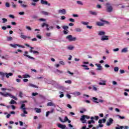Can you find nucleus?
Instances as JSON below:
<instances>
[{
    "label": "nucleus",
    "instance_id": "nucleus-59",
    "mask_svg": "<svg viewBox=\"0 0 129 129\" xmlns=\"http://www.w3.org/2000/svg\"><path fill=\"white\" fill-rule=\"evenodd\" d=\"M17 47H19V48H25V46L20 44H17Z\"/></svg>",
    "mask_w": 129,
    "mask_h": 129
},
{
    "label": "nucleus",
    "instance_id": "nucleus-58",
    "mask_svg": "<svg viewBox=\"0 0 129 129\" xmlns=\"http://www.w3.org/2000/svg\"><path fill=\"white\" fill-rule=\"evenodd\" d=\"M69 21H70V22H72V23H74V22H75V20H74L72 18H70Z\"/></svg>",
    "mask_w": 129,
    "mask_h": 129
},
{
    "label": "nucleus",
    "instance_id": "nucleus-20",
    "mask_svg": "<svg viewBox=\"0 0 129 129\" xmlns=\"http://www.w3.org/2000/svg\"><path fill=\"white\" fill-rule=\"evenodd\" d=\"M28 86H29L30 87H32L33 88H39V87L37 85L32 83H29L28 84Z\"/></svg>",
    "mask_w": 129,
    "mask_h": 129
},
{
    "label": "nucleus",
    "instance_id": "nucleus-33",
    "mask_svg": "<svg viewBox=\"0 0 129 129\" xmlns=\"http://www.w3.org/2000/svg\"><path fill=\"white\" fill-rule=\"evenodd\" d=\"M75 31L77 33H79V32H81V31H82V29H81V28H76L75 29Z\"/></svg>",
    "mask_w": 129,
    "mask_h": 129
},
{
    "label": "nucleus",
    "instance_id": "nucleus-60",
    "mask_svg": "<svg viewBox=\"0 0 129 129\" xmlns=\"http://www.w3.org/2000/svg\"><path fill=\"white\" fill-rule=\"evenodd\" d=\"M77 4H78V5H81V6L83 5V3H82L81 1H77Z\"/></svg>",
    "mask_w": 129,
    "mask_h": 129
},
{
    "label": "nucleus",
    "instance_id": "nucleus-28",
    "mask_svg": "<svg viewBox=\"0 0 129 129\" xmlns=\"http://www.w3.org/2000/svg\"><path fill=\"white\" fill-rule=\"evenodd\" d=\"M89 14L90 15H93V16H96V15H97V13H96V12H94V11H89Z\"/></svg>",
    "mask_w": 129,
    "mask_h": 129
},
{
    "label": "nucleus",
    "instance_id": "nucleus-37",
    "mask_svg": "<svg viewBox=\"0 0 129 129\" xmlns=\"http://www.w3.org/2000/svg\"><path fill=\"white\" fill-rule=\"evenodd\" d=\"M82 67H85V68L84 69L85 70H89V68H87V66L85 64H82L81 65Z\"/></svg>",
    "mask_w": 129,
    "mask_h": 129
},
{
    "label": "nucleus",
    "instance_id": "nucleus-16",
    "mask_svg": "<svg viewBox=\"0 0 129 129\" xmlns=\"http://www.w3.org/2000/svg\"><path fill=\"white\" fill-rule=\"evenodd\" d=\"M58 14H62V15H65L66 14V10L62 9V10H59L58 11Z\"/></svg>",
    "mask_w": 129,
    "mask_h": 129
},
{
    "label": "nucleus",
    "instance_id": "nucleus-14",
    "mask_svg": "<svg viewBox=\"0 0 129 129\" xmlns=\"http://www.w3.org/2000/svg\"><path fill=\"white\" fill-rule=\"evenodd\" d=\"M128 52V47H124L121 50V53H127Z\"/></svg>",
    "mask_w": 129,
    "mask_h": 129
},
{
    "label": "nucleus",
    "instance_id": "nucleus-9",
    "mask_svg": "<svg viewBox=\"0 0 129 129\" xmlns=\"http://www.w3.org/2000/svg\"><path fill=\"white\" fill-rule=\"evenodd\" d=\"M105 21L104 20H101V21H98L96 22L97 26H99V27H101L102 26H104V23Z\"/></svg>",
    "mask_w": 129,
    "mask_h": 129
},
{
    "label": "nucleus",
    "instance_id": "nucleus-53",
    "mask_svg": "<svg viewBox=\"0 0 129 129\" xmlns=\"http://www.w3.org/2000/svg\"><path fill=\"white\" fill-rule=\"evenodd\" d=\"M54 67H55V68H59V67H60V64L59 63L55 64Z\"/></svg>",
    "mask_w": 129,
    "mask_h": 129
},
{
    "label": "nucleus",
    "instance_id": "nucleus-1",
    "mask_svg": "<svg viewBox=\"0 0 129 129\" xmlns=\"http://www.w3.org/2000/svg\"><path fill=\"white\" fill-rule=\"evenodd\" d=\"M1 95H2L3 96H4L5 97H11V98H13L15 100H18V98L17 97L14 96V95H12L11 93L6 92L5 93H4L3 92H0Z\"/></svg>",
    "mask_w": 129,
    "mask_h": 129
},
{
    "label": "nucleus",
    "instance_id": "nucleus-49",
    "mask_svg": "<svg viewBox=\"0 0 129 129\" xmlns=\"http://www.w3.org/2000/svg\"><path fill=\"white\" fill-rule=\"evenodd\" d=\"M66 121H68V117L67 116H65L63 119V122H66Z\"/></svg>",
    "mask_w": 129,
    "mask_h": 129
},
{
    "label": "nucleus",
    "instance_id": "nucleus-54",
    "mask_svg": "<svg viewBox=\"0 0 129 129\" xmlns=\"http://www.w3.org/2000/svg\"><path fill=\"white\" fill-rule=\"evenodd\" d=\"M124 128V127L123 126H120L119 127H116L115 129H122Z\"/></svg>",
    "mask_w": 129,
    "mask_h": 129
},
{
    "label": "nucleus",
    "instance_id": "nucleus-30",
    "mask_svg": "<svg viewBox=\"0 0 129 129\" xmlns=\"http://www.w3.org/2000/svg\"><path fill=\"white\" fill-rule=\"evenodd\" d=\"M92 90L94 91H97V90H98V88L96 87V86H92Z\"/></svg>",
    "mask_w": 129,
    "mask_h": 129
},
{
    "label": "nucleus",
    "instance_id": "nucleus-18",
    "mask_svg": "<svg viewBox=\"0 0 129 129\" xmlns=\"http://www.w3.org/2000/svg\"><path fill=\"white\" fill-rule=\"evenodd\" d=\"M67 49L70 50H74V46L72 45H69L67 46Z\"/></svg>",
    "mask_w": 129,
    "mask_h": 129
},
{
    "label": "nucleus",
    "instance_id": "nucleus-17",
    "mask_svg": "<svg viewBox=\"0 0 129 129\" xmlns=\"http://www.w3.org/2000/svg\"><path fill=\"white\" fill-rule=\"evenodd\" d=\"M99 85H106V80H101L99 83Z\"/></svg>",
    "mask_w": 129,
    "mask_h": 129
},
{
    "label": "nucleus",
    "instance_id": "nucleus-39",
    "mask_svg": "<svg viewBox=\"0 0 129 129\" xmlns=\"http://www.w3.org/2000/svg\"><path fill=\"white\" fill-rule=\"evenodd\" d=\"M94 122H95V121L94 120H91L88 121V124H91V123H94Z\"/></svg>",
    "mask_w": 129,
    "mask_h": 129
},
{
    "label": "nucleus",
    "instance_id": "nucleus-64",
    "mask_svg": "<svg viewBox=\"0 0 129 129\" xmlns=\"http://www.w3.org/2000/svg\"><path fill=\"white\" fill-rule=\"evenodd\" d=\"M62 28H63V30H67V29H68L69 27L67 26H64L62 27Z\"/></svg>",
    "mask_w": 129,
    "mask_h": 129
},
{
    "label": "nucleus",
    "instance_id": "nucleus-32",
    "mask_svg": "<svg viewBox=\"0 0 129 129\" xmlns=\"http://www.w3.org/2000/svg\"><path fill=\"white\" fill-rule=\"evenodd\" d=\"M55 73H57V74H61L63 73V72H62V71H60L58 69H56L55 71Z\"/></svg>",
    "mask_w": 129,
    "mask_h": 129
},
{
    "label": "nucleus",
    "instance_id": "nucleus-31",
    "mask_svg": "<svg viewBox=\"0 0 129 129\" xmlns=\"http://www.w3.org/2000/svg\"><path fill=\"white\" fill-rule=\"evenodd\" d=\"M7 39L8 42H11V41H13V37H12L11 36H7Z\"/></svg>",
    "mask_w": 129,
    "mask_h": 129
},
{
    "label": "nucleus",
    "instance_id": "nucleus-2",
    "mask_svg": "<svg viewBox=\"0 0 129 129\" xmlns=\"http://www.w3.org/2000/svg\"><path fill=\"white\" fill-rule=\"evenodd\" d=\"M66 39L69 42H74L77 40V38L76 37H74L72 36V35H68L66 37Z\"/></svg>",
    "mask_w": 129,
    "mask_h": 129
},
{
    "label": "nucleus",
    "instance_id": "nucleus-35",
    "mask_svg": "<svg viewBox=\"0 0 129 129\" xmlns=\"http://www.w3.org/2000/svg\"><path fill=\"white\" fill-rule=\"evenodd\" d=\"M22 77L23 78H30L31 76L29 75H23Z\"/></svg>",
    "mask_w": 129,
    "mask_h": 129
},
{
    "label": "nucleus",
    "instance_id": "nucleus-52",
    "mask_svg": "<svg viewBox=\"0 0 129 129\" xmlns=\"http://www.w3.org/2000/svg\"><path fill=\"white\" fill-rule=\"evenodd\" d=\"M119 51V48H117L113 49V52H118Z\"/></svg>",
    "mask_w": 129,
    "mask_h": 129
},
{
    "label": "nucleus",
    "instance_id": "nucleus-11",
    "mask_svg": "<svg viewBox=\"0 0 129 129\" xmlns=\"http://www.w3.org/2000/svg\"><path fill=\"white\" fill-rule=\"evenodd\" d=\"M14 75V73H6L5 76L6 78L9 79L10 77H12Z\"/></svg>",
    "mask_w": 129,
    "mask_h": 129
},
{
    "label": "nucleus",
    "instance_id": "nucleus-29",
    "mask_svg": "<svg viewBox=\"0 0 129 129\" xmlns=\"http://www.w3.org/2000/svg\"><path fill=\"white\" fill-rule=\"evenodd\" d=\"M41 4H42V5H48V2L45 0H41Z\"/></svg>",
    "mask_w": 129,
    "mask_h": 129
},
{
    "label": "nucleus",
    "instance_id": "nucleus-43",
    "mask_svg": "<svg viewBox=\"0 0 129 129\" xmlns=\"http://www.w3.org/2000/svg\"><path fill=\"white\" fill-rule=\"evenodd\" d=\"M39 21H40V22H46L47 20L44 18H40L39 19Z\"/></svg>",
    "mask_w": 129,
    "mask_h": 129
},
{
    "label": "nucleus",
    "instance_id": "nucleus-34",
    "mask_svg": "<svg viewBox=\"0 0 129 129\" xmlns=\"http://www.w3.org/2000/svg\"><path fill=\"white\" fill-rule=\"evenodd\" d=\"M81 24H82V25H84V26H87V25L89 24V23L84 21H81Z\"/></svg>",
    "mask_w": 129,
    "mask_h": 129
},
{
    "label": "nucleus",
    "instance_id": "nucleus-26",
    "mask_svg": "<svg viewBox=\"0 0 129 129\" xmlns=\"http://www.w3.org/2000/svg\"><path fill=\"white\" fill-rule=\"evenodd\" d=\"M92 100L95 103H99V102L97 101L98 99L96 97H93Z\"/></svg>",
    "mask_w": 129,
    "mask_h": 129
},
{
    "label": "nucleus",
    "instance_id": "nucleus-13",
    "mask_svg": "<svg viewBox=\"0 0 129 129\" xmlns=\"http://www.w3.org/2000/svg\"><path fill=\"white\" fill-rule=\"evenodd\" d=\"M46 27V30L47 31H49V25L48 24H47V23H43L42 25H41V27L42 28H44V27Z\"/></svg>",
    "mask_w": 129,
    "mask_h": 129
},
{
    "label": "nucleus",
    "instance_id": "nucleus-5",
    "mask_svg": "<svg viewBox=\"0 0 129 129\" xmlns=\"http://www.w3.org/2000/svg\"><path fill=\"white\" fill-rule=\"evenodd\" d=\"M100 40L102 42H104V41H108V40H109V36L105 35H103L102 37H101Z\"/></svg>",
    "mask_w": 129,
    "mask_h": 129
},
{
    "label": "nucleus",
    "instance_id": "nucleus-61",
    "mask_svg": "<svg viewBox=\"0 0 129 129\" xmlns=\"http://www.w3.org/2000/svg\"><path fill=\"white\" fill-rule=\"evenodd\" d=\"M9 18H11V19H15V16L13 15H9Z\"/></svg>",
    "mask_w": 129,
    "mask_h": 129
},
{
    "label": "nucleus",
    "instance_id": "nucleus-8",
    "mask_svg": "<svg viewBox=\"0 0 129 129\" xmlns=\"http://www.w3.org/2000/svg\"><path fill=\"white\" fill-rule=\"evenodd\" d=\"M97 34L99 37H103L106 34V32L103 30H100L98 31Z\"/></svg>",
    "mask_w": 129,
    "mask_h": 129
},
{
    "label": "nucleus",
    "instance_id": "nucleus-23",
    "mask_svg": "<svg viewBox=\"0 0 129 129\" xmlns=\"http://www.w3.org/2000/svg\"><path fill=\"white\" fill-rule=\"evenodd\" d=\"M41 15H43L44 16H49V15H50V13H49V12L46 11H41Z\"/></svg>",
    "mask_w": 129,
    "mask_h": 129
},
{
    "label": "nucleus",
    "instance_id": "nucleus-42",
    "mask_svg": "<svg viewBox=\"0 0 129 129\" xmlns=\"http://www.w3.org/2000/svg\"><path fill=\"white\" fill-rule=\"evenodd\" d=\"M59 97L60 98H62V97H64V94L62 92H59Z\"/></svg>",
    "mask_w": 129,
    "mask_h": 129
},
{
    "label": "nucleus",
    "instance_id": "nucleus-63",
    "mask_svg": "<svg viewBox=\"0 0 129 129\" xmlns=\"http://www.w3.org/2000/svg\"><path fill=\"white\" fill-rule=\"evenodd\" d=\"M90 73L91 75H96V74H95V73L93 71H91L90 72Z\"/></svg>",
    "mask_w": 129,
    "mask_h": 129
},
{
    "label": "nucleus",
    "instance_id": "nucleus-25",
    "mask_svg": "<svg viewBox=\"0 0 129 129\" xmlns=\"http://www.w3.org/2000/svg\"><path fill=\"white\" fill-rule=\"evenodd\" d=\"M20 108L21 109H23V110H26V109H27V108H26V105L25 104H22Z\"/></svg>",
    "mask_w": 129,
    "mask_h": 129
},
{
    "label": "nucleus",
    "instance_id": "nucleus-22",
    "mask_svg": "<svg viewBox=\"0 0 129 129\" xmlns=\"http://www.w3.org/2000/svg\"><path fill=\"white\" fill-rule=\"evenodd\" d=\"M26 114H28V112H27L26 110H23V113L21 114V116L22 117H26V116H27Z\"/></svg>",
    "mask_w": 129,
    "mask_h": 129
},
{
    "label": "nucleus",
    "instance_id": "nucleus-24",
    "mask_svg": "<svg viewBox=\"0 0 129 129\" xmlns=\"http://www.w3.org/2000/svg\"><path fill=\"white\" fill-rule=\"evenodd\" d=\"M73 95H75V96H78L79 95H81V93L80 92H74L73 93Z\"/></svg>",
    "mask_w": 129,
    "mask_h": 129
},
{
    "label": "nucleus",
    "instance_id": "nucleus-10",
    "mask_svg": "<svg viewBox=\"0 0 129 129\" xmlns=\"http://www.w3.org/2000/svg\"><path fill=\"white\" fill-rule=\"evenodd\" d=\"M28 54H29V52L25 51L23 55L25 57H27L28 58H29V59H32V60H35V58H34L33 57H32V56L28 55Z\"/></svg>",
    "mask_w": 129,
    "mask_h": 129
},
{
    "label": "nucleus",
    "instance_id": "nucleus-3",
    "mask_svg": "<svg viewBox=\"0 0 129 129\" xmlns=\"http://www.w3.org/2000/svg\"><path fill=\"white\" fill-rule=\"evenodd\" d=\"M89 119L90 116L86 115H83L81 117L80 120L82 121V123H86V119Z\"/></svg>",
    "mask_w": 129,
    "mask_h": 129
},
{
    "label": "nucleus",
    "instance_id": "nucleus-41",
    "mask_svg": "<svg viewBox=\"0 0 129 129\" xmlns=\"http://www.w3.org/2000/svg\"><path fill=\"white\" fill-rule=\"evenodd\" d=\"M104 125L102 123H99L98 125L97 126V128H99V127H103Z\"/></svg>",
    "mask_w": 129,
    "mask_h": 129
},
{
    "label": "nucleus",
    "instance_id": "nucleus-6",
    "mask_svg": "<svg viewBox=\"0 0 129 129\" xmlns=\"http://www.w3.org/2000/svg\"><path fill=\"white\" fill-rule=\"evenodd\" d=\"M112 123H113V119L109 118L108 120V121L106 123V125H107V126H109L111 125Z\"/></svg>",
    "mask_w": 129,
    "mask_h": 129
},
{
    "label": "nucleus",
    "instance_id": "nucleus-50",
    "mask_svg": "<svg viewBox=\"0 0 129 129\" xmlns=\"http://www.w3.org/2000/svg\"><path fill=\"white\" fill-rule=\"evenodd\" d=\"M114 71L115 72H117V71H118V67H115L114 68Z\"/></svg>",
    "mask_w": 129,
    "mask_h": 129
},
{
    "label": "nucleus",
    "instance_id": "nucleus-55",
    "mask_svg": "<svg viewBox=\"0 0 129 129\" xmlns=\"http://www.w3.org/2000/svg\"><path fill=\"white\" fill-rule=\"evenodd\" d=\"M19 15H20V16H24L25 15V12H19Z\"/></svg>",
    "mask_w": 129,
    "mask_h": 129
},
{
    "label": "nucleus",
    "instance_id": "nucleus-19",
    "mask_svg": "<svg viewBox=\"0 0 129 129\" xmlns=\"http://www.w3.org/2000/svg\"><path fill=\"white\" fill-rule=\"evenodd\" d=\"M106 121V118H102L99 120L98 123H105Z\"/></svg>",
    "mask_w": 129,
    "mask_h": 129
},
{
    "label": "nucleus",
    "instance_id": "nucleus-51",
    "mask_svg": "<svg viewBox=\"0 0 129 129\" xmlns=\"http://www.w3.org/2000/svg\"><path fill=\"white\" fill-rule=\"evenodd\" d=\"M59 63L60 64V65H62L63 66H64V65H65V62H64V61H60L59 62Z\"/></svg>",
    "mask_w": 129,
    "mask_h": 129
},
{
    "label": "nucleus",
    "instance_id": "nucleus-46",
    "mask_svg": "<svg viewBox=\"0 0 129 129\" xmlns=\"http://www.w3.org/2000/svg\"><path fill=\"white\" fill-rule=\"evenodd\" d=\"M65 83H68V84H71V83H72V81H71V80L66 81Z\"/></svg>",
    "mask_w": 129,
    "mask_h": 129
},
{
    "label": "nucleus",
    "instance_id": "nucleus-27",
    "mask_svg": "<svg viewBox=\"0 0 129 129\" xmlns=\"http://www.w3.org/2000/svg\"><path fill=\"white\" fill-rule=\"evenodd\" d=\"M30 53H33V54H39V51H36V50H33L32 49L30 50Z\"/></svg>",
    "mask_w": 129,
    "mask_h": 129
},
{
    "label": "nucleus",
    "instance_id": "nucleus-57",
    "mask_svg": "<svg viewBox=\"0 0 129 129\" xmlns=\"http://www.w3.org/2000/svg\"><path fill=\"white\" fill-rule=\"evenodd\" d=\"M5 74H6V73H5L3 72H0V75H1V76H5Z\"/></svg>",
    "mask_w": 129,
    "mask_h": 129
},
{
    "label": "nucleus",
    "instance_id": "nucleus-48",
    "mask_svg": "<svg viewBox=\"0 0 129 129\" xmlns=\"http://www.w3.org/2000/svg\"><path fill=\"white\" fill-rule=\"evenodd\" d=\"M2 21L4 24H5V23H6V22H8V20L6 18H3Z\"/></svg>",
    "mask_w": 129,
    "mask_h": 129
},
{
    "label": "nucleus",
    "instance_id": "nucleus-45",
    "mask_svg": "<svg viewBox=\"0 0 129 129\" xmlns=\"http://www.w3.org/2000/svg\"><path fill=\"white\" fill-rule=\"evenodd\" d=\"M21 7H22V8H28V5H25V4H21Z\"/></svg>",
    "mask_w": 129,
    "mask_h": 129
},
{
    "label": "nucleus",
    "instance_id": "nucleus-12",
    "mask_svg": "<svg viewBox=\"0 0 129 129\" xmlns=\"http://www.w3.org/2000/svg\"><path fill=\"white\" fill-rule=\"evenodd\" d=\"M95 66H96L97 67H98V68L96 69V70H97V71L102 70V66H101V64H99V63H96V64H95Z\"/></svg>",
    "mask_w": 129,
    "mask_h": 129
},
{
    "label": "nucleus",
    "instance_id": "nucleus-44",
    "mask_svg": "<svg viewBox=\"0 0 129 129\" xmlns=\"http://www.w3.org/2000/svg\"><path fill=\"white\" fill-rule=\"evenodd\" d=\"M26 29L28 31H32V28H31L30 26H26Z\"/></svg>",
    "mask_w": 129,
    "mask_h": 129
},
{
    "label": "nucleus",
    "instance_id": "nucleus-62",
    "mask_svg": "<svg viewBox=\"0 0 129 129\" xmlns=\"http://www.w3.org/2000/svg\"><path fill=\"white\" fill-rule=\"evenodd\" d=\"M12 8L13 9H16L17 8V5H16V4L13 3V4H12Z\"/></svg>",
    "mask_w": 129,
    "mask_h": 129
},
{
    "label": "nucleus",
    "instance_id": "nucleus-4",
    "mask_svg": "<svg viewBox=\"0 0 129 129\" xmlns=\"http://www.w3.org/2000/svg\"><path fill=\"white\" fill-rule=\"evenodd\" d=\"M106 12L108 13H111L113 11L112 6L109 3L106 4Z\"/></svg>",
    "mask_w": 129,
    "mask_h": 129
},
{
    "label": "nucleus",
    "instance_id": "nucleus-47",
    "mask_svg": "<svg viewBox=\"0 0 129 129\" xmlns=\"http://www.w3.org/2000/svg\"><path fill=\"white\" fill-rule=\"evenodd\" d=\"M15 103H17V102H16L15 100H12L10 102V104H15Z\"/></svg>",
    "mask_w": 129,
    "mask_h": 129
},
{
    "label": "nucleus",
    "instance_id": "nucleus-7",
    "mask_svg": "<svg viewBox=\"0 0 129 129\" xmlns=\"http://www.w3.org/2000/svg\"><path fill=\"white\" fill-rule=\"evenodd\" d=\"M20 37L22 39H23V40H27V39H31V37L30 36H27L24 35V33L23 32L20 33Z\"/></svg>",
    "mask_w": 129,
    "mask_h": 129
},
{
    "label": "nucleus",
    "instance_id": "nucleus-21",
    "mask_svg": "<svg viewBox=\"0 0 129 129\" xmlns=\"http://www.w3.org/2000/svg\"><path fill=\"white\" fill-rule=\"evenodd\" d=\"M47 106H54V107H56V104L53 102H48L47 103Z\"/></svg>",
    "mask_w": 129,
    "mask_h": 129
},
{
    "label": "nucleus",
    "instance_id": "nucleus-36",
    "mask_svg": "<svg viewBox=\"0 0 129 129\" xmlns=\"http://www.w3.org/2000/svg\"><path fill=\"white\" fill-rule=\"evenodd\" d=\"M10 46H11V47H12V48H17V44H10Z\"/></svg>",
    "mask_w": 129,
    "mask_h": 129
},
{
    "label": "nucleus",
    "instance_id": "nucleus-38",
    "mask_svg": "<svg viewBox=\"0 0 129 129\" xmlns=\"http://www.w3.org/2000/svg\"><path fill=\"white\" fill-rule=\"evenodd\" d=\"M35 110H36V112H37V113H40V112L42 111L41 109H39V108H35Z\"/></svg>",
    "mask_w": 129,
    "mask_h": 129
},
{
    "label": "nucleus",
    "instance_id": "nucleus-56",
    "mask_svg": "<svg viewBox=\"0 0 129 129\" xmlns=\"http://www.w3.org/2000/svg\"><path fill=\"white\" fill-rule=\"evenodd\" d=\"M5 6L7 8H10V3L7 2L5 4Z\"/></svg>",
    "mask_w": 129,
    "mask_h": 129
},
{
    "label": "nucleus",
    "instance_id": "nucleus-40",
    "mask_svg": "<svg viewBox=\"0 0 129 129\" xmlns=\"http://www.w3.org/2000/svg\"><path fill=\"white\" fill-rule=\"evenodd\" d=\"M34 31L36 32V35H39V33H40V29H36L34 30Z\"/></svg>",
    "mask_w": 129,
    "mask_h": 129
},
{
    "label": "nucleus",
    "instance_id": "nucleus-15",
    "mask_svg": "<svg viewBox=\"0 0 129 129\" xmlns=\"http://www.w3.org/2000/svg\"><path fill=\"white\" fill-rule=\"evenodd\" d=\"M57 126L58 127H59V128H61V129H65V128H66V125H65V124L63 125V124H62L61 123H58L57 124Z\"/></svg>",
    "mask_w": 129,
    "mask_h": 129
}]
</instances>
